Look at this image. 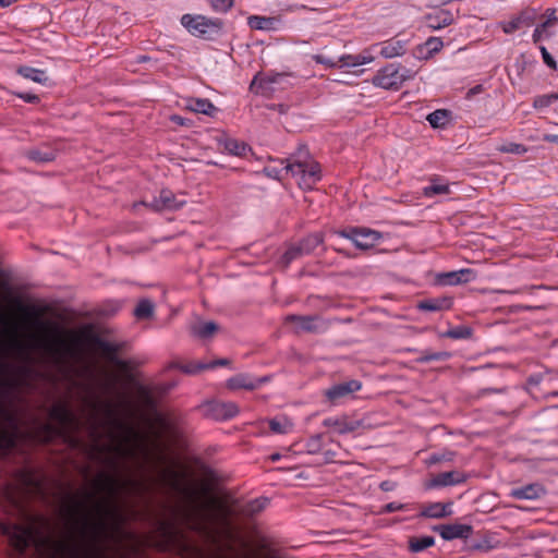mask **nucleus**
I'll return each mask as SVG.
<instances>
[{
  "instance_id": "nucleus-1",
  "label": "nucleus",
  "mask_w": 558,
  "mask_h": 558,
  "mask_svg": "<svg viewBox=\"0 0 558 558\" xmlns=\"http://www.w3.org/2000/svg\"><path fill=\"white\" fill-rule=\"evenodd\" d=\"M112 510L111 505L93 500L75 504L69 509L70 535L64 544L66 558H102L101 538Z\"/></svg>"
},
{
  "instance_id": "nucleus-2",
  "label": "nucleus",
  "mask_w": 558,
  "mask_h": 558,
  "mask_svg": "<svg viewBox=\"0 0 558 558\" xmlns=\"http://www.w3.org/2000/svg\"><path fill=\"white\" fill-rule=\"evenodd\" d=\"M48 350L54 362L66 371L81 363L80 341L73 332H60L48 342Z\"/></svg>"
},
{
  "instance_id": "nucleus-3",
  "label": "nucleus",
  "mask_w": 558,
  "mask_h": 558,
  "mask_svg": "<svg viewBox=\"0 0 558 558\" xmlns=\"http://www.w3.org/2000/svg\"><path fill=\"white\" fill-rule=\"evenodd\" d=\"M111 449L121 457H137L145 453V441L133 427L116 423L111 439Z\"/></svg>"
},
{
  "instance_id": "nucleus-4",
  "label": "nucleus",
  "mask_w": 558,
  "mask_h": 558,
  "mask_svg": "<svg viewBox=\"0 0 558 558\" xmlns=\"http://www.w3.org/2000/svg\"><path fill=\"white\" fill-rule=\"evenodd\" d=\"M21 430L16 415L0 402V458L17 449Z\"/></svg>"
},
{
  "instance_id": "nucleus-5",
  "label": "nucleus",
  "mask_w": 558,
  "mask_h": 558,
  "mask_svg": "<svg viewBox=\"0 0 558 558\" xmlns=\"http://www.w3.org/2000/svg\"><path fill=\"white\" fill-rule=\"evenodd\" d=\"M0 532L8 538L10 546L20 556L24 555L26 548L35 545L34 520H31L27 526L10 522H0Z\"/></svg>"
},
{
  "instance_id": "nucleus-6",
  "label": "nucleus",
  "mask_w": 558,
  "mask_h": 558,
  "mask_svg": "<svg viewBox=\"0 0 558 558\" xmlns=\"http://www.w3.org/2000/svg\"><path fill=\"white\" fill-rule=\"evenodd\" d=\"M181 25L193 36L205 37L222 29V22L203 14H183Z\"/></svg>"
},
{
  "instance_id": "nucleus-7",
  "label": "nucleus",
  "mask_w": 558,
  "mask_h": 558,
  "mask_svg": "<svg viewBox=\"0 0 558 558\" xmlns=\"http://www.w3.org/2000/svg\"><path fill=\"white\" fill-rule=\"evenodd\" d=\"M219 512L218 501L213 497H207L193 508L189 524L194 530L206 532L208 525L213 523Z\"/></svg>"
},
{
  "instance_id": "nucleus-8",
  "label": "nucleus",
  "mask_w": 558,
  "mask_h": 558,
  "mask_svg": "<svg viewBox=\"0 0 558 558\" xmlns=\"http://www.w3.org/2000/svg\"><path fill=\"white\" fill-rule=\"evenodd\" d=\"M414 73L408 69L389 64L373 77V84L384 89H399L404 82L412 80Z\"/></svg>"
},
{
  "instance_id": "nucleus-9",
  "label": "nucleus",
  "mask_w": 558,
  "mask_h": 558,
  "mask_svg": "<svg viewBox=\"0 0 558 558\" xmlns=\"http://www.w3.org/2000/svg\"><path fill=\"white\" fill-rule=\"evenodd\" d=\"M290 171L298 179L299 185L306 190L312 189L320 178V168L314 161L291 165Z\"/></svg>"
},
{
  "instance_id": "nucleus-10",
  "label": "nucleus",
  "mask_w": 558,
  "mask_h": 558,
  "mask_svg": "<svg viewBox=\"0 0 558 558\" xmlns=\"http://www.w3.org/2000/svg\"><path fill=\"white\" fill-rule=\"evenodd\" d=\"M341 235L362 250L372 248L381 240V234L371 229H352L350 232H341Z\"/></svg>"
},
{
  "instance_id": "nucleus-11",
  "label": "nucleus",
  "mask_w": 558,
  "mask_h": 558,
  "mask_svg": "<svg viewBox=\"0 0 558 558\" xmlns=\"http://www.w3.org/2000/svg\"><path fill=\"white\" fill-rule=\"evenodd\" d=\"M536 15V10L525 9L511 20L501 22L500 26L506 34H511L522 27H530L534 23Z\"/></svg>"
},
{
  "instance_id": "nucleus-12",
  "label": "nucleus",
  "mask_w": 558,
  "mask_h": 558,
  "mask_svg": "<svg viewBox=\"0 0 558 558\" xmlns=\"http://www.w3.org/2000/svg\"><path fill=\"white\" fill-rule=\"evenodd\" d=\"M439 533L442 539L452 541L456 538H468L472 533V526L469 524H444L434 529Z\"/></svg>"
},
{
  "instance_id": "nucleus-13",
  "label": "nucleus",
  "mask_w": 558,
  "mask_h": 558,
  "mask_svg": "<svg viewBox=\"0 0 558 558\" xmlns=\"http://www.w3.org/2000/svg\"><path fill=\"white\" fill-rule=\"evenodd\" d=\"M476 275L470 268H463L450 272H444L437 276V280L441 284L454 286L460 283H466L475 280Z\"/></svg>"
},
{
  "instance_id": "nucleus-14",
  "label": "nucleus",
  "mask_w": 558,
  "mask_h": 558,
  "mask_svg": "<svg viewBox=\"0 0 558 558\" xmlns=\"http://www.w3.org/2000/svg\"><path fill=\"white\" fill-rule=\"evenodd\" d=\"M426 24L429 28L437 31L453 23V14L448 10H436L425 16Z\"/></svg>"
},
{
  "instance_id": "nucleus-15",
  "label": "nucleus",
  "mask_w": 558,
  "mask_h": 558,
  "mask_svg": "<svg viewBox=\"0 0 558 558\" xmlns=\"http://www.w3.org/2000/svg\"><path fill=\"white\" fill-rule=\"evenodd\" d=\"M362 388V384L357 380H349L347 383H341L332 386L330 389L326 391V397L331 400H338L340 398L347 397L355 391H359Z\"/></svg>"
},
{
  "instance_id": "nucleus-16",
  "label": "nucleus",
  "mask_w": 558,
  "mask_h": 558,
  "mask_svg": "<svg viewBox=\"0 0 558 558\" xmlns=\"http://www.w3.org/2000/svg\"><path fill=\"white\" fill-rule=\"evenodd\" d=\"M407 41L401 39H390L381 43L379 53L385 59L401 57L407 50Z\"/></svg>"
},
{
  "instance_id": "nucleus-17",
  "label": "nucleus",
  "mask_w": 558,
  "mask_h": 558,
  "mask_svg": "<svg viewBox=\"0 0 558 558\" xmlns=\"http://www.w3.org/2000/svg\"><path fill=\"white\" fill-rule=\"evenodd\" d=\"M465 481V475L459 471H449L435 476L427 487L450 486Z\"/></svg>"
},
{
  "instance_id": "nucleus-18",
  "label": "nucleus",
  "mask_w": 558,
  "mask_h": 558,
  "mask_svg": "<svg viewBox=\"0 0 558 558\" xmlns=\"http://www.w3.org/2000/svg\"><path fill=\"white\" fill-rule=\"evenodd\" d=\"M247 24L252 29L272 32L279 28V20L269 16L252 15L247 19Z\"/></svg>"
},
{
  "instance_id": "nucleus-19",
  "label": "nucleus",
  "mask_w": 558,
  "mask_h": 558,
  "mask_svg": "<svg viewBox=\"0 0 558 558\" xmlns=\"http://www.w3.org/2000/svg\"><path fill=\"white\" fill-rule=\"evenodd\" d=\"M185 108L195 113H203L213 116L216 112V107L204 98H187L185 100Z\"/></svg>"
},
{
  "instance_id": "nucleus-20",
  "label": "nucleus",
  "mask_w": 558,
  "mask_h": 558,
  "mask_svg": "<svg viewBox=\"0 0 558 558\" xmlns=\"http://www.w3.org/2000/svg\"><path fill=\"white\" fill-rule=\"evenodd\" d=\"M5 343L0 342V397L12 387L11 380L8 378L10 365L5 361Z\"/></svg>"
},
{
  "instance_id": "nucleus-21",
  "label": "nucleus",
  "mask_w": 558,
  "mask_h": 558,
  "mask_svg": "<svg viewBox=\"0 0 558 558\" xmlns=\"http://www.w3.org/2000/svg\"><path fill=\"white\" fill-rule=\"evenodd\" d=\"M423 517L440 519L452 514V504L435 502L423 509Z\"/></svg>"
},
{
  "instance_id": "nucleus-22",
  "label": "nucleus",
  "mask_w": 558,
  "mask_h": 558,
  "mask_svg": "<svg viewBox=\"0 0 558 558\" xmlns=\"http://www.w3.org/2000/svg\"><path fill=\"white\" fill-rule=\"evenodd\" d=\"M442 47L444 43L440 38L430 37L418 47V52L424 59H429L435 53L439 52L442 49Z\"/></svg>"
},
{
  "instance_id": "nucleus-23",
  "label": "nucleus",
  "mask_w": 558,
  "mask_h": 558,
  "mask_svg": "<svg viewBox=\"0 0 558 558\" xmlns=\"http://www.w3.org/2000/svg\"><path fill=\"white\" fill-rule=\"evenodd\" d=\"M449 192V184L436 179L432 180L430 184L423 189V195L426 197H433L435 195H446Z\"/></svg>"
},
{
  "instance_id": "nucleus-24",
  "label": "nucleus",
  "mask_w": 558,
  "mask_h": 558,
  "mask_svg": "<svg viewBox=\"0 0 558 558\" xmlns=\"http://www.w3.org/2000/svg\"><path fill=\"white\" fill-rule=\"evenodd\" d=\"M262 383V379L254 381L245 375H239L228 380V387L231 389L245 388L254 389Z\"/></svg>"
},
{
  "instance_id": "nucleus-25",
  "label": "nucleus",
  "mask_w": 558,
  "mask_h": 558,
  "mask_svg": "<svg viewBox=\"0 0 558 558\" xmlns=\"http://www.w3.org/2000/svg\"><path fill=\"white\" fill-rule=\"evenodd\" d=\"M155 306L154 303L147 299L138 302L134 310V315L137 319H148L154 315Z\"/></svg>"
},
{
  "instance_id": "nucleus-26",
  "label": "nucleus",
  "mask_w": 558,
  "mask_h": 558,
  "mask_svg": "<svg viewBox=\"0 0 558 558\" xmlns=\"http://www.w3.org/2000/svg\"><path fill=\"white\" fill-rule=\"evenodd\" d=\"M451 305L450 300L448 299H437V300H426L418 304V308L423 311H440L444 308H449Z\"/></svg>"
},
{
  "instance_id": "nucleus-27",
  "label": "nucleus",
  "mask_w": 558,
  "mask_h": 558,
  "mask_svg": "<svg viewBox=\"0 0 558 558\" xmlns=\"http://www.w3.org/2000/svg\"><path fill=\"white\" fill-rule=\"evenodd\" d=\"M27 324H28V337L27 344L32 352L35 350V305H29L27 308Z\"/></svg>"
},
{
  "instance_id": "nucleus-28",
  "label": "nucleus",
  "mask_w": 558,
  "mask_h": 558,
  "mask_svg": "<svg viewBox=\"0 0 558 558\" xmlns=\"http://www.w3.org/2000/svg\"><path fill=\"white\" fill-rule=\"evenodd\" d=\"M427 121L435 129L444 128L449 121V112L447 110H435L427 116Z\"/></svg>"
},
{
  "instance_id": "nucleus-29",
  "label": "nucleus",
  "mask_w": 558,
  "mask_h": 558,
  "mask_svg": "<svg viewBox=\"0 0 558 558\" xmlns=\"http://www.w3.org/2000/svg\"><path fill=\"white\" fill-rule=\"evenodd\" d=\"M434 543L435 539L432 536L415 537L410 539L409 547L413 553H418L433 546Z\"/></svg>"
},
{
  "instance_id": "nucleus-30",
  "label": "nucleus",
  "mask_w": 558,
  "mask_h": 558,
  "mask_svg": "<svg viewBox=\"0 0 558 558\" xmlns=\"http://www.w3.org/2000/svg\"><path fill=\"white\" fill-rule=\"evenodd\" d=\"M221 144H222L225 150H227L228 153H230L232 155H236V156L243 155L247 148L244 143L238 142L236 140H233V138H225L221 142Z\"/></svg>"
},
{
  "instance_id": "nucleus-31",
  "label": "nucleus",
  "mask_w": 558,
  "mask_h": 558,
  "mask_svg": "<svg viewBox=\"0 0 558 558\" xmlns=\"http://www.w3.org/2000/svg\"><path fill=\"white\" fill-rule=\"evenodd\" d=\"M216 330L217 325L214 322H202L193 327V333L202 338L211 336Z\"/></svg>"
},
{
  "instance_id": "nucleus-32",
  "label": "nucleus",
  "mask_w": 558,
  "mask_h": 558,
  "mask_svg": "<svg viewBox=\"0 0 558 558\" xmlns=\"http://www.w3.org/2000/svg\"><path fill=\"white\" fill-rule=\"evenodd\" d=\"M542 493V489L536 486H526L523 488L514 489L512 496L519 499H534Z\"/></svg>"
},
{
  "instance_id": "nucleus-33",
  "label": "nucleus",
  "mask_w": 558,
  "mask_h": 558,
  "mask_svg": "<svg viewBox=\"0 0 558 558\" xmlns=\"http://www.w3.org/2000/svg\"><path fill=\"white\" fill-rule=\"evenodd\" d=\"M270 429L275 433L284 434L292 428V423L287 417L271 420L269 422Z\"/></svg>"
},
{
  "instance_id": "nucleus-34",
  "label": "nucleus",
  "mask_w": 558,
  "mask_h": 558,
  "mask_svg": "<svg viewBox=\"0 0 558 558\" xmlns=\"http://www.w3.org/2000/svg\"><path fill=\"white\" fill-rule=\"evenodd\" d=\"M217 414L223 418L233 417L238 414V407L232 403H220L216 405Z\"/></svg>"
},
{
  "instance_id": "nucleus-35",
  "label": "nucleus",
  "mask_w": 558,
  "mask_h": 558,
  "mask_svg": "<svg viewBox=\"0 0 558 558\" xmlns=\"http://www.w3.org/2000/svg\"><path fill=\"white\" fill-rule=\"evenodd\" d=\"M291 165H286L284 162H280V165L277 166H267L264 169V172L267 177L272 179H280L283 172L290 171Z\"/></svg>"
},
{
  "instance_id": "nucleus-36",
  "label": "nucleus",
  "mask_w": 558,
  "mask_h": 558,
  "mask_svg": "<svg viewBox=\"0 0 558 558\" xmlns=\"http://www.w3.org/2000/svg\"><path fill=\"white\" fill-rule=\"evenodd\" d=\"M215 12L226 13L234 4L235 0H208Z\"/></svg>"
},
{
  "instance_id": "nucleus-37",
  "label": "nucleus",
  "mask_w": 558,
  "mask_h": 558,
  "mask_svg": "<svg viewBox=\"0 0 558 558\" xmlns=\"http://www.w3.org/2000/svg\"><path fill=\"white\" fill-rule=\"evenodd\" d=\"M373 61H374V57L371 54L354 56V61L351 63H347V66H357V65L368 64Z\"/></svg>"
},
{
  "instance_id": "nucleus-38",
  "label": "nucleus",
  "mask_w": 558,
  "mask_h": 558,
  "mask_svg": "<svg viewBox=\"0 0 558 558\" xmlns=\"http://www.w3.org/2000/svg\"><path fill=\"white\" fill-rule=\"evenodd\" d=\"M267 502L268 500L266 498L256 499L250 505V509L247 511L250 513L258 512L266 507Z\"/></svg>"
},
{
  "instance_id": "nucleus-39",
  "label": "nucleus",
  "mask_w": 558,
  "mask_h": 558,
  "mask_svg": "<svg viewBox=\"0 0 558 558\" xmlns=\"http://www.w3.org/2000/svg\"><path fill=\"white\" fill-rule=\"evenodd\" d=\"M546 21L542 24L544 27L548 28L550 26H554L557 23V16H556V10L555 9H548L546 11Z\"/></svg>"
},
{
  "instance_id": "nucleus-40",
  "label": "nucleus",
  "mask_w": 558,
  "mask_h": 558,
  "mask_svg": "<svg viewBox=\"0 0 558 558\" xmlns=\"http://www.w3.org/2000/svg\"><path fill=\"white\" fill-rule=\"evenodd\" d=\"M500 151L505 153H514V154H522L525 151V148L519 144H509L507 146H502L499 148Z\"/></svg>"
},
{
  "instance_id": "nucleus-41",
  "label": "nucleus",
  "mask_w": 558,
  "mask_h": 558,
  "mask_svg": "<svg viewBox=\"0 0 558 558\" xmlns=\"http://www.w3.org/2000/svg\"><path fill=\"white\" fill-rule=\"evenodd\" d=\"M554 97H553V94L550 95H546V96H541L538 98L535 99L534 101V106L535 107H545V106H549L553 101H554Z\"/></svg>"
},
{
  "instance_id": "nucleus-42",
  "label": "nucleus",
  "mask_w": 558,
  "mask_h": 558,
  "mask_svg": "<svg viewBox=\"0 0 558 558\" xmlns=\"http://www.w3.org/2000/svg\"><path fill=\"white\" fill-rule=\"evenodd\" d=\"M313 59L317 62V63H322V64H325L329 68H335L337 66V62H335L332 59L330 58H327L325 56H322V54H316L313 57Z\"/></svg>"
},
{
  "instance_id": "nucleus-43",
  "label": "nucleus",
  "mask_w": 558,
  "mask_h": 558,
  "mask_svg": "<svg viewBox=\"0 0 558 558\" xmlns=\"http://www.w3.org/2000/svg\"><path fill=\"white\" fill-rule=\"evenodd\" d=\"M539 50L542 52V57L544 59V62L550 66V68H556V62L555 60L551 58V56L549 54V52L547 51V49L544 47V46H541L539 47Z\"/></svg>"
},
{
  "instance_id": "nucleus-44",
  "label": "nucleus",
  "mask_w": 558,
  "mask_h": 558,
  "mask_svg": "<svg viewBox=\"0 0 558 558\" xmlns=\"http://www.w3.org/2000/svg\"><path fill=\"white\" fill-rule=\"evenodd\" d=\"M546 27H544L542 24L539 26H537L535 29H534V33H533V40L534 43H538L541 41L544 37H546Z\"/></svg>"
},
{
  "instance_id": "nucleus-45",
  "label": "nucleus",
  "mask_w": 558,
  "mask_h": 558,
  "mask_svg": "<svg viewBox=\"0 0 558 558\" xmlns=\"http://www.w3.org/2000/svg\"><path fill=\"white\" fill-rule=\"evenodd\" d=\"M106 488L109 493L114 494L120 488V483L113 477L107 478Z\"/></svg>"
},
{
  "instance_id": "nucleus-46",
  "label": "nucleus",
  "mask_w": 558,
  "mask_h": 558,
  "mask_svg": "<svg viewBox=\"0 0 558 558\" xmlns=\"http://www.w3.org/2000/svg\"><path fill=\"white\" fill-rule=\"evenodd\" d=\"M37 83L48 86L51 85L52 80L45 72L37 70Z\"/></svg>"
},
{
  "instance_id": "nucleus-47",
  "label": "nucleus",
  "mask_w": 558,
  "mask_h": 558,
  "mask_svg": "<svg viewBox=\"0 0 558 558\" xmlns=\"http://www.w3.org/2000/svg\"><path fill=\"white\" fill-rule=\"evenodd\" d=\"M225 364H227V361H225V360L217 361L216 363H214V364H211V365H207V364H198V365H197V366H195L194 368L189 369V372H196V371H201V369L209 368V367H213V366H216V365H225Z\"/></svg>"
},
{
  "instance_id": "nucleus-48",
  "label": "nucleus",
  "mask_w": 558,
  "mask_h": 558,
  "mask_svg": "<svg viewBox=\"0 0 558 558\" xmlns=\"http://www.w3.org/2000/svg\"><path fill=\"white\" fill-rule=\"evenodd\" d=\"M19 73L22 74L24 77L35 81V69L34 68H21L19 70Z\"/></svg>"
},
{
  "instance_id": "nucleus-49",
  "label": "nucleus",
  "mask_w": 558,
  "mask_h": 558,
  "mask_svg": "<svg viewBox=\"0 0 558 558\" xmlns=\"http://www.w3.org/2000/svg\"><path fill=\"white\" fill-rule=\"evenodd\" d=\"M450 338L459 339L463 338L469 335V331H461V330H450L446 333Z\"/></svg>"
},
{
  "instance_id": "nucleus-50",
  "label": "nucleus",
  "mask_w": 558,
  "mask_h": 558,
  "mask_svg": "<svg viewBox=\"0 0 558 558\" xmlns=\"http://www.w3.org/2000/svg\"><path fill=\"white\" fill-rule=\"evenodd\" d=\"M60 418L64 423H68V422H71L73 420V415H72V413L68 409H61Z\"/></svg>"
},
{
  "instance_id": "nucleus-51",
  "label": "nucleus",
  "mask_w": 558,
  "mask_h": 558,
  "mask_svg": "<svg viewBox=\"0 0 558 558\" xmlns=\"http://www.w3.org/2000/svg\"><path fill=\"white\" fill-rule=\"evenodd\" d=\"M21 98H23L26 102H34L35 101V94L26 93V94H19Z\"/></svg>"
},
{
  "instance_id": "nucleus-52",
  "label": "nucleus",
  "mask_w": 558,
  "mask_h": 558,
  "mask_svg": "<svg viewBox=\"0 0 558 558\" xmlns=\"http://www.w3.org/2000/svg\"><path fill=\"white\" fill-rule=\"evenodd\" d=\"M36 311H37V317L39 316V314L44 311V307L43 305L37 301V307H36ZM39 330V323L37 322V331ZM39 348V335L37 333V349Z\"/></svg>"
},
{
  "instance_id": "nucleus-53",
  "label": "nucleus",
  "mask_w": 558,
  "mask_h": 558,
  "mask_svg": "<svg viewBox=\"0 0 558 558\" xmlns=\"http://www.w3.org/2000/svg\"><path fill=\"white\" fill-rule=\"evenodd\" d=\"M54 158V154H47V155H38L37 154V160H40V161H49V160H52Z\"/></svg>"
},
{
  "instance_id": "nucleus-54",
  "label": "nucleus",
  "mask_w": 558,
  "mask_h": 558,
  "mask_svg": "<svg viewBox=\"0 0 558 558\" xmlns=\"http://www.w3.org/2000/svg\"><path fill=\"white\" fill-rule=\"evenodd\" d=\"M544 141L546 142H549V143H557L558 144V135H550V134H546L544 135Z\"/></svg>"
},
{
  "instance_id": "nucleus-55",
  "label": "nucleus",
  "mask_w": 558,
  "mask_h": 558,
  "mask_svg": "<svg viewBox=\"0 0 558 558\" xmlns=\"http://www.w3.org/2000/svg\"><path fill=\"white\" fill-rule=\"evenodd\" d=\"M171 121L179 124V125H184L185 124V120L183 118H181L180 116H172L171 118Z\"/></svg>"
},
{
  "instance_id": "nucleus-56",
  "label": "nucleus",
  "mask_w": 558,
  "mask_h": 558,
  "mask_svg": "<svg viewBox=\"0 0 558 558\" xmlns=\"http://www.w3.org/2000/svg\"><path fill=\"white\" fill-rule=\"evenodd\" d=\"M341 61L343 62L344 65H347V63H351L354 61V57L353 56H344L341 58Z\"/></svg>"
},
{
  "instance_id": "nucleus-57",
  "label": "nucleus",
  "mask_w": 558,
  "mask_h": 558,
  "mask_svg": "<svg viewBox=\"0 0 558 558\" xmlns=\"http://www.w3.org/2000/svg\"><path fill=\"white\" fill-rule=\"evenodd\" d=\"M398 509H400V506H397L395 504L387 505V510L388 511H395V510H398Z\"/></svg>"
},
{
  "instance_id": "nucleus-58",
  "label": "nucleus",
  "mask_w": 558,
  "mask_h": 558,
  "mask_svg": "<svg viewBox=\"0 0 558 558\" xmlns=\"http://www.w3.org/2000/svg\"><path fill=\"white\" fill-rule=\"evenodd\" d=\"M165 205L168 207V208H174L177 207V205H173L170 199L167 197L165 198Z\"/></svg>"
},
{
  "instance_id": "nucleus-59",
  "label": "nucleus",
  "mask_w": 558,
  "mask_h": 558,
  "mask_svg": "<svg viewBox=\"0 0 558 558\" xmlns=\"http://www.w3.org/2000/svg\"><path fill=\"white\" fill-rule=\"evenodd\" d=\"M19 510H20L21 512H24V507H23L22 505H19Z\"/></svg>"
},
{
  "instance_id": "nucleus-60",
  "label": "nucleus",
  "mask_w": 558,
  "mask_h": 558,
  "mask_svg": "<svg viewBox=\"0 0 558 558\" xmlns=\"http://www.w3.org/2000/svg\"><path fill=\"white\" fill-rule=\"evenodd\" d=\"M554 99H558V92L553 94Z\"/></svg>"
},
{
  "instance_id": "nucleus-61",
  "label": "nucleus",
  "mask_w": 558,
  "mask_h": 558,
  "mask_svg": "<svg viewBox=\"0 0 558 558\" xmlns=\"http://www.w3.org/2000/svg\"><path fill=\"white\" fill-rule=\"evenodd\" d=\"M106 411L110 412V407L109 405H106Z\"/></svg>"
}]
</instances>
